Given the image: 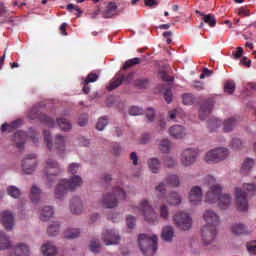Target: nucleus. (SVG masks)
<instances>
[{
	"label": "nucleus",
	"instance_id": "16",
	"mask_svg": "<svg viewBox=\"0 0 256 256\" xmlns=\"http://www.w3.org/2000/svg\"><path fill=\"white\" fill-rule=\"evenodd\" d=\"M69 209L72 215H82L83 211H85V204L81 197L73 196L70 199Z\"/></svg>",
	"mask_w": 256,
	"mask_h": 256
},
{
	"label": "nucleus",
	"instance_id": "43",
	"mask_svg": "<svg viewBox=\"0 0 256 256\" xmlns=\"http://www.w3.org/2000/svg\"><path fill=\"white\" fill-rule=\"evenodd\" d=\"M7 194L13 199H19L21 197V190L17 186H9L7 188Z\"/></svg>",
	"mask_w": 256,
	"mask_h": 256
},
{
	"label": "nucleus",
	"instance_id": "55",
	"mask_svg": "<svg viewBox=\"0 0 256 256\" xmlns=\"http://www.w3.org/2000/svg\"><path fill=\"white\" fill-rule=\"evenodd\" d=\"M183 103L184 105H193V103H195V96L192 94H184Z\"/></svg>",
	"mask_w": 256,
	"mask_h": 256
},
{
	"label": "nucleus",
	"instance_id": "19",
	"mask_svg": "<svg viewBox=\"0 0 256 256\" xmlns=\"http://www.w3.org/2000/svg\"><path fill=\"white\" fill-rule=\"evenodd\" d=\"M27 133L18 131L14 135V143L19 151L25 150V143L27 142Z\"/></svg>",
	"mask_w": 256,
	"mask_h": 256
},
{
	"label": "nucleus",
	"instance_id": "50",
	"mask_svg": "<svg viewBox=\"0 0 256 256\" xmlns=\"http://www.w3.org/2000/svg\"><path fill=\"white\" fill-rule=\"evenodd\" d=\"M164 165L165 167H168V169H173V167H176L177 165V160L171 156H167L164 159Z\"/></svg>",
	"mask_w": 256,
	"mask_h": 256
},
{
	"label": "nucleus",
	"instance_id": "42",
	"mask_svg": "<svg viewBox=\"0 0 256 256\" xmlns=\"http://www.w3.org/2000/svg\"><path fill=\"white\" fill-rule=\"evenodd\" d=\"M166 182L168 185H171L172 187H179L181 185V181L179 180V176L175 174H170L166 178Z\"/></svg>",
	"mask_w": 256,
	"mask_h": 256
},
{
	"label": "nucleus",
	"instance_id": "18",
	"mask_svg": "<svg viewBox=\"0 0 256 256\" xmlns=\"http://www.w3.org/2000/svg\"><path fill=\"white\" fill-rule=\"evenodd\" d=\"M168 133L172 139H185L189 134L183 125H173L169 128Z\"/></svg>",
	"mask_w": 256,
	"mask_h": 256
},
{
	"label": "nucleus",
	"instance_id": "35",
	"mask_svg": "<svg viewBox=\"0 0 256 256\" xmlns=\"http://www.w3.org/2000/svg\"><path fill=\"white\" fill-rule=\"evenodd\" d=\"M215 151L218 163H221V161H225V159L229 157V149L225 147L215 148Z\"/></svg>",
	"mask_w": 256,
	"mask_h": 256
},
{
	"label": "nucleus",
	"instance_id": "60",
	"mask_svg": "<svg viewBox=\"0 0 256 256\" xmlns=\"http://www.w3.org/2000/svg\"><path fill=\"white\" fill-rule=\"evenodd\" d=\"M164 99L166 102L171 103L173 101V92L171 89L167 88L164 92Z\"/></svg>",
	"mask_w": 256,
	"mask_h": 256
},
{
	"label": "nucleus",
	"instance_id": "57",
	"mask_svg": "<svg viewBox=\"0 0 256 256\" xmlns=\"http://www.w3.org/2000/svg\"><path fill=\"white\" fill-rule=\"evenodd\" d=\"M129 114L132 116L143 115V108L139 106H132L129 110Z\"/></svg>",
	"mask_w": 256,
	"mask_h": 256
},
{
	"label": "nucleus",
	"instance_id": "30",
	"mask_svg": "<svg viewBox=\"0 0 256 256\" xmlns=\"http://www.w3.org/2000/svg\"><path fill=\"white\" fill-rule=\"evenodd\" d=\"M53 208L51 206H45L39 212L41 221H49L53 217Z\"/></svg>",
	"mask_w": 256,
	"mask_h": 256
},
{
	"label": "nucleus",
	"instance_id": "28",
	"mask_svg": "<svg viewBox=\"0 0 256 256\" xmlns=\"http://www.w3.org/2000/svg\"><path fill=\"white\" fill-rule=\"evenodd\" d=\"M117 15V3L110 2L107 6L106 12L104 13V19H111Z\"/></svg>",
	"mask_w": 256,
	"mask_h": 256
},
{
	"label": "nucleus",
	"instance_id": "59",
	"mask_svg": "<svg viewBox=\"0 0 256 256\" xmlns=\"http://www.w3.org/2000/svg\"><path fill=\"white\" fill-rule=\"evenodd\" d=\"M28 117L29 119H37L39 117V108L33 107L29 112H28Z\"/></svg>",
	"mask_w": 256,
	"mask_h": 256
},
{
	"label": "nucleus",
	"instance_id": "22",
	"mask_svg": "<svg viewBox=\"0 0 256 256\" xmlns=\"http://www.w3.org/2000/svg\"><path fill=\"white\" fill-rule=\"evenodd\" d=\"M14 253L16 256H29L31 254V249L25 243H20L15 246Z\"/></svg>",
	"mask_w": 256,
	"mask_h": 256
},
{
	"label": "nucleus",
	"instance_id": "3",
	"mask_svg": "<svg viewBox=\"0 0 256 256\" xmlns=\"http://www.w3.org/2000/svg\"><path fill=\"white\" fill-rule=\"evenodd\" d=\"M127 199V192L123 190V187L116 186L110 192H107L102 197V205L106 209H115L119 206L120 201Z\"/></svg>",
	"mask_w": 256,
	"mask_h": 256
},
{
	"label": "nucleus",
	"instance_id": "36",
	"mask_svg": "<svg viewBox=\"0 0 256 256\" xmlns=\"http://www.w3.org/2000/svg\"><path fill=\"white\" fill-rule=\"evenodd\" d=\"M202 21L209 25V27H215L217 25V18L212 14L200 13Z\"/></svg>",
	"mask_w": 256,
	"mask_h": 256
},
{
	"label": "nucleus",
	"instance_id": "32",
	"mask_svg": "<svg viewBox=\"0 0 256 256\" xmlns=\"http://www.w3.org/2000/svg\"><path fill=\"white\" fill-rule=\"evenodd\" d=\"M56 122L60 131H71V129L73 128L71 122L65 118H58Z\"/></svg>",
	"mask_w": 256,
	"mask_h": 256
},
{
	"label": "nucleus",
	"instance_id": "10",
	"mask_svg": "<svg viewBox=\"0 0 256 256\" xmlns=\"http://www.w3.org/2000/svg\"><path fill=\"white\" fill-rule=\"evenodd\" d=\"M173 221L178 229L189 231L193 225V218L187 212H178L174 215Z\"/></svg>",
	"mask_w": 256,
	"mask_h": 256
},
{
	"label": "nucleus",
	"instance_id": "6",
	"mask_svg": "<svg viewBox=\"0 0 256 256\" xmlns=\"http://www.w3.org/2000/svg\"><path fill=\"white\" fill-rule=\"evenodd\" d=\"M44 142L47 145V148L50 151L55 149L58 153H65V149L69 144V140L67 136H63L61 134H57L53 140H51V132L44 130Z\"/></svg>",
	"mask_w": 256,
	"mask_h": 256
},
{
	"label": "nucleus",
	"instance_id": "48",
	"mask_svg": "<svg viewBox=\"0 0 256 256\" xmlns=\"http://www.w3.org/2000/svg\"><path fill=\"white\" fill-rule=\"evenodd\" d=\"M221 126V121L217 118H212L208 121V129L210 131H215Z\"/></svg>",
	"mask_w": 256,
	"mask_h": 256
},
{
	"label": "nucleus",
	"instance_id": "38",
	"mask_svg": "<svg viewBox=\"0 0 256 256\" xmlns=\"http://www.w3.org/2000/svg\"><path fill=\"white\" fill-rule=\"evenodd\" d=\"M81 235V230L77 228H69L64 232V237L66 239H77Z\"/></svg>",
	"mask_w": 256,
	"mask_h": 256
},
{
	"label": "nucleus",
	"instance_id": "56",
	"mask_svg": "<svg viewBox=\"0 0 256 256\" xmlns=\"http://www.w3.org/2000/svg\"><path fill=\"white\" fill-rule=\"evenodd\" d=\"M224 91L225 93H228L229 95H231L232 93L235 92V82H227L224 86Z\"/></svg>",
	"mask_w": 256,
	"mask_h": 256
},
{
	"label": "nucleus",
	"instance_id": "29",
	"mask_svg": "<svg viewBox=\"0 0 256 256\" xmlns=\"http://www.w3.org/2000/svg\"><path fill=\"white\" fill-rule=\"evenodd\" d=\"M253 167H255V160L253 158H246L242 163L241 173L247 175Z\"/></svg>",
	"mask_w": 256,
	"mask_h": 256
},
{
	"label": "nucleus",
	"instance_id": "2",
	"mask_svg": "<svg viewBox=\"0 0 256 256\" xmlns=\"http://www.w3.org/2000/svg\"><path fill=\"white\" fill-rule=\"evenodd\" d=\"M83 186V178L79 175H74L70 179H62L56 186L54 195L56 199H63L69 191H77Z\"/></svg>",
	"mask_w": 256,
	"mask_h": 256
},
{
	"label": "nucleus",
	"instance_id": "47",
	"mask_svg": "<svg viewBox=\"0 0 256 256\" xmlns=\"http://www.w3.org/2000/svg\"><path fill=\"white\" fill-rule=\"evenodd\" d=\"M107 125H109L107 117H100L96 123V129L98 131H103Z\"/></svg>",
	"mask_w": 256,
	"mask_h": 256
},
{
	"label": "nucleus",
	"instance_id": "61",
	"mask_svg": "<svg viewBox=\"0 0 256 256\" xmlns=\"http://www.w3.org/2000/svg\"><path fill=\"white\" fill-rule=\"evenodd\" d=\"M158 77H160V79H162V81H173V78L169 77L167 75V72H165V70H160L158 73Z\"/></svg>",
	"mask_w": 256,
	"mask_h": 256
},
{
	"label": "nucleus",
	"instance_id": "33",
	"mask_svg": "<svg viewBox=\"0 0 256 256\" xmlns=\"http://www.w3.org/2000/svg\"><path fill=\"white\" fill-rule=\"evenodd\" d=\"M30 198L32 203H39L41 199V189L37 185H33L30 190Z\"/></svg>",
	"mask_w": 256,
	"mask_h": 256
},
{
	"label": "nucleus",
	"instance_id": "46",
	"mask_svg": "<svg viewBox=\"0 0 256 256\" xmlns=\"http://www.w3.org/2000/svg\"><path fill=\"white\" fill-rule=\"evenodd\" d=\"M149 79L147 78H140L135 80L134 85L138 87V89H147L149 87Z\"/></svg>",
	"mask_w": 256,
	"mask_h": 256
},
{
	"label": "nucleus",
	"instance_id": "14",
	"mask_svg": "<svg viewBox=\"0 0 256 256\" xmlns=\"http://www.w3.org/2000/svg\"><path fill=\"white\" fill-rule=\"evenodd\" d=\"M201 239L204 245H211V243L217 239V228L203 226L201 229Z\"/></svg>",
	"mask_w": 256,
	"mask_h": 256
},
{
	"label": "nucleus",
	"instance_id": "24",
	"mask_svg": "<svg viewBox=\"0 0 256 256\" xmlns=\"http://www.w3.org/2000/svg\"><path fill=\"white\" fill-rule=\"evenodd\" d=\"M97 79H99V76L95 73H90L88 74V76L86 77V79L83 81V93H85V95H87L89 93V91H91V88L88 87L89 83H95V81H97Z\"/></svg>",
	"mask_w": 256,
	"mask_h": 256
},
{
	"label": "nucleus",
	"instance_id": "1",
	"mask_svg": "<svg viewBox=\"0 0 256 256\" xmlns=\"http://www.w3.org/2000/svg\"><path fill=\"white\" fill-rule=\"evenodd\" d=\"M256 192V176L253 183H244L242 186H237L234 190L236 206L238 211H247L249 209L248 197H253Z\"/></svg>",
	"mask_w": 256,
	"mask_h": 256
},
{
	"label": "nucleus",
	"instance_id": "12",
	"mask_svg": "<svg viewBox=\"0 0 256 256\" xmlns=\"http://www.w3.org/2000/svg\"><path fill=\"white\" fill-rule=\"evenodd\" d=\"M188 202L192 207H197L203 203V188L200 186H192L188 193Z\"/></svg>",
	"mask_w": 256,
	"mask_h": 256
},
{
	"label": "nucleus",
	"instance_id": "26",
	"mask_svg": "<svg viewBox=\"0 0 256 256\" xmlns=\"http://www.w3.org/2000/svg\"><path fill=\"white\" fill-rule=\"evenodd\" d=\"M11 247V238L7 234H5V232H0V251H5V249H11Z\"/></svg>",
	"mask_w": 256,
	"mask_h": 256
},
{
	"label": "nucleus",
	"instance_id": "58",
	"mask_svg": "<svg viewBox=\"0 0 256 256\" xmlns=\"http://www.w3.org/2000/svg\"><path fill=\"white\" fill-rule=\"evenodd\" d=\"M243 147V142L239 138H234L232 140V149L234 151H239V149H242Z\"/></svg>",
	"mask_w": 256,
	"mask_h": 256
},
{
	"label": "nucleus",
	"instance_id": "15",
	"mask_svg": "<svg viewBox=\"0 0 256 256\" xmlns=\"http://www.w3.org/2000/svg\"><path fill=\"white\" fill-rule=\"evenodd\" d=\"M0 221L6 231H12L15 227V215L9 210H4L0 213Z\"/></svg>",
	"mask_w": 256,
	"mask_h": 256
},
{
	"label": "nucleus",
	"instance_id": "52",
	"mask_svg": "<svg viewBox=\"0 0 256 256\" xmlns=\"http://www.w3.org/2000/svg\"><path fill=\"white\" fill-rule=\"evenodd\" d=\"M90 249L92 253H100L101 244L99 243V240H92L90 244Z\"/></svg>",
	"mask_w": 256,
	"mask_h": 256
},
{
	"label": "nucleus",
	"instance_id": "51",
	"mask_svg": "<svg viewBox=\"0 0 256 256\" xmlns=\"http://www.w3.org/2000/svg\"><path fill=\"white\" fill-rule=\"evenodd\" d=\"M80 168H81V165H79L78 163H71L68 166V173L70 175L75 176V175H77Z\"/></svg>",
	"mask_w": 256,
	"mask_h": 256
},
{
	"label": "nucleus",
	"instance_id": "5",
	"mask_svg": "<svg viewBox=\"0 0 256 256\" xmlns=\"http://www.w3.org/2000/svg\"><path fill=\"white\" fill-rule=\"evenodd\" d=\"M205 181L209 186V189L204 196L205 203H219V199L223 192V187L221 186V184L217 183V179H215V177L213 176H207Z\"/></svg>",
	"mask_w": 256,
	"mask_h": 256
},
{
	"label": "nucleus",
	"instance_id": "7",
	"mask_svg": "<svg viewBox=\"0 0 256 256\" xmlns=\"http://www.w3.org/2000/svg\"><path fill=\"white\" fill-rule=\"evenodd\" d=\"M157 235L140 234L138 237L139 247L145 256H154L158 249Z\"/></svg>",
	"mask_w": 256,
	"mask_h": 256
},
{
	"label": "nucleus",
	"instance_id": "64",
	"mask_svg": "<svg viewBox=\"0 0 256 256\" xmlns=\"http://www.w3.org/2000/svg\"><path fill=\"white\" fill-rule=\"evenodd\" d=\"M43 121L47 127H50V129H53V127H55V121L52 118L43 116Z\"/></svg>",
	"mask_w": 256,
	"mask_h": 256
},
{
	"label": "nucleus",
	"instance_id": "39",
	"mask_svg": "<svg viewBox=\"0 0 256 256\" xmlns=\"http://www.w3.org/2000/svg\"><path fill=\"white\" fill-rule=\"evenodd\" d=\"M158 149L161 153H169L171 151V141L169 139L160 140Z\"/></svg>",
	"mask_w": 256,
	"mask_h": 256
},
{
	"label": "nucleus",
	"instance_id": "34",
	"mask_svg": "<svg viewBox=\"0 0 256 256\" xmlns=\"http://www.w3.org/2000/svg\"><path fill=\"white\" fill-rule=\"evenodd\" d=\"M174 235H175V231L173 230V227L165 226L162 229V239H164V241H172Z\"/></svg>",
	"mask_w": 256,
	"mask_h": 256
},
{
	"label": "nucleus",
	"instance_id": "9",
	"mask_svg": "<svg viewBox=\"0 0 256 256\" xmlns=\"http://www.w3.org/2000/svg\"><path fill=\"white\" fill-rule=\"evenodd\" d=\"M199 150L196 148H185L181 151L179 161L182 167H191L197 163Z\"/></svg>",
	"mask_w": 256,
	"mask_h": 256
},
{
	"label": "nucleus",
	"instance_id": "21",
	"mask_svg": "<svg viewBox=\"0 0 256 256\" xmlns=\"http://www.w3.org/2000/svg\"><path fill=\"white\" fill-rule=\"evenodd\" d=\"M182 201L183 197H181V194L178 192H171L167 198L168 205H171L172 207H178V205H181Z\"/></svg>",
	"mask_w": 256,
	"mask_h": 256
},
{
	"label": "nucleus",
	"instance_id": "54",
	"mask_svg": "<svg viewBox=\"0 0 256 256\" xmlns=\"http://www.w3.org/2000/svg\"><path fill=\"white\" fill-rule=\"evenodd\" d=\"M126 223L128 226V229H135V226L137 225V218L135 216H127Z\"/></svg>",
	"mask_w": 256,
	"mask_h": 256
},
{
	"label": "nucleus",
	"instance_id": "27",
	"mask_svg": "<svg viewBox=\"0 0 256 256\" xmlns=\"http://www.w3.org/2000/svg\"><path fill=\"white\" fill-rule=\"evenodd\" d=\"M232 233L235 235H249V228L245 224L236 223L232 226Z\"/></svg>",
	"mask_w": 256,
	"mask_h": 256
},
{
	"label": "nucleus",
	"instance_id": "8",
	"mask_svg": "<svg viewBox=\"0 0 256 256\" xmlns=\"http://www.w3.org/2000/svg\"><path fill=\"white\" fill-rule=\"evenodd\" d=\"M63 173V170L61 169V166L59 165V162L53 158H48L45 161V166L43 170V175L46 177V180L48 183H53L55 179H57V176L61 175Z\"/></svg>",
	"mask_w": 256,
	"mask_h": 256
},
{
	"label": "nucleus",
	"instance_id": "17",
	"mask_svg": "<svg viewBox=\"0 0 256 256\" xmlns=\"http://www.w3.org/2000/svg\"><path fill=\"white\" fill-rule=\"evenodd\" d=\"M204 221H206L207 225L205 227H219V223H221V219L219 218V215L215 213L213 210H206L204 212Z\"/></svg>",
	"mask_w": 256,
	"mask_h": 256
},
{
	"label": "nucleus",
	"instance_id": "49",
	"mask_svg": "<svg viewBox=\"0 0 256 256\" xmlns=\"http://www.w3.org/2000/svg\"><path fill=\"white\" fill-rule=\"evenodd\" d=\"M48 235H50L51 237L59 235V223L55 222L48 227Z\"/></svg>",
	"mask_w": 256,
	"mask_h": 256
},
{
	"label": "nucleus",
	"instance_id": "63",
	"mask_svg": "<svg viewBox=\"0 0 256 256\" xmlns=\"http://www.w3.org/2000/svg\"><path fill=\"white\" fill-rule=\"evenodd\" d=\"M250 255H256V241H252L247 245Z\"/></svg>",
	"mask_w": 256,
	"mask_h": 256
},
{
	"label": "nucleus",
	"instance_id": "20",
	"mask_svg": "<svg viewBox=\"0 0 256 256\" xmlns=\"http://www.w3.org/2000/svg\"><path fill=\"white\" fill-rule=\"evenodd\" d=\"M211 111H213V104L205 103L200 106L198 117L200 121H205L211 115Z\"/></svg>",
	"mask_w": 256,
	"mask_h": 256
},
{
	"label": "nucleus",
	"instance_id": "31",
	"mask_svg": "<svg viewBox=\"0 0 256 256\" xmlns=\"http://www.w3.org/2000/svg\"><path fill=\"white\" fill-rule=\"evenodd\" d=\"M231 205V195L229 194H220V198L218 200V206L220 209H227Z\"/></svg>",
	"mask_w": 256,
	"mask_h": 256
},
{
	"label": "nucleus",
	"instance_id": "23",
	"mask_svg": "<svg viewBox=\"0 0 256 256\" xmlns=\"http://www.w3.org/2000/svg\"><path fill=\"white\" fill-rule=\"evenodd\" d=\"M41 251L44 256H53L57 255V247L51 242H46L42 245Z\"/></svg>",
	"mask_w": 256,
	"mask_h": 256
},
{
	"label": "nucleus",
	"instance_id": "13",
	"mask_svg": "<svg viewBox=\"0 0 256 256\" xmlns=\"http://www.w3.org/2000/svg\"><path fill=\"white\" fill-rule=\"evenodd\" d=\"M37 168V156L35 154L26 155L21 161V169L26 175H31Z\"/></svg>",
	"mask_w": 256,
	"mask_h": 256
},
{
	"label": "nucleus",
	"instance_id": "40",
	"mask_svg": "<svg viewBox=\"0 0 256 256\" xmlns=\"http://www.w3.org/2000/svg\"><path fill=\"white\" fill-rule=\"evenodd\" d=\"M169 215H170L169 206H167V204L160 205L158 218L160 217V219H163L164 221H168Z\"/></svg>",
	"mask_w": 256,
	"mask_h": 256
},
{
	"label": "nucleus",
	"instance_id": "45",
	"mask_svg": "<svg viewBox=\"0 0 256 256\" xmlns=\"http://www.w3.org/2000/svg\"><path fill=\"white\" fill-rule=\"evenodd\" d=\"M155 193L159 199L165 197V193H167V187L165 186V183H159V185H157L155 188Z\"/></svg>",
	"mask_w": 256,
	"mask_h": 256
},
{
	"label": "nucleus",
	"instance_id": "25",
	"mask_svg": "<svg viewBox=\"0 0 256 256\" xmlns=\"http://www.w3.org/2000/svg\"><path fill=\"white\" fill-rule=\"evenodd\" d=\"M147 165L151 173L157 174L161 171V161L158 158L148 159Z\"/></svg>",
	"mask_w": 256,
	"mask_h": 256
},
{
	"label": "nucleus",
	"instance_id": "4",
	"mask_svg": "<svg viewBox=\"0 0 256 256\" xmlns=\"http://www.w3.org/2000/svg\"><path fill=\"white\" fill-rule=\"evenodd\" d=\"M132 209L141 213L147 223H157L159 221V214H157L155 208H153V205H151V202L147 198L140 200L137 206H132Z\"/></svg>",
	"mask_w": 256,
	"mask_h": 256
},
{
	"label": "nucleus",
	"instance_id": "53",
	"mask_svg": "<svg viewBox=\"0 0 256 256\" xmlns=\"http://www.w3.org/2000/svg\"><path fill=\"white\" fill-rule=\"evenodd\" d=\"M139 63H141V59L139 58L129 59L123 65V69H129V67H133V65H139Z\"/></svg>",
	"mask_w": 256,
	"mask_h": 256
},
{
	"label": "nucleus",
	"instance_id": "62",
	"mask_svg": "<svg viewBox=\"0 0 256 256\" xmlns=\"http://www.w3.org/2000/svg\"><path fill=\"white\" fill-rule=\"evenodd\" d=\"M121 151H122V149H121V146L119 144L114 143L112 145V153H113V155H115L116 157H119V155H121Z\"/></svg>",
	"mask_w": 256,
	"mask_h": 256
},
{
	"label": "nucleus",
	"instance_id": "11",
	"mask_svg": "<svg viewBox=\"0 0 256 256\" xmlns=\"http://www.w3.org/2000/svg\"><path fill=\"white\" fill-rule=\"evenodd\" d=\"M102 241L105 242V245H119L121 243V235L116 229H106L102 232Z\"/></svg>",
	"mask_w": 256,
	"mask_h": 256
},
{
	"label": "nucleus",
	"instance_id": "37",
	"mask_svg": "<svg viewBox=\"0 0 256 256\" xmlns=\"http://www.w3.org/2000/svg\"><path fill=\"white\" fill-rule=\"evenodd\" d=\"M204 161H206V163H213V164L219 163L216 150L215 149L209 150L204 156Z\"/></svg>",
	"mask_w": 256,
	"mask_h": 256
},
{
	"label": "nucleus",
	"instance_id": "41",
	"mask_svg": "<svg viewBox=\"0 0 256 256\" xmlns=\"http://www.w3.org/2000/svg\"><path fill=\"white\" fill-rule=\"evenodd\" d=\"M125 79H127L126 76H122V78H120V77L114 78V80H112L110 82L109 86L107 87L108 91H113V90L117 89V87H119V85H121V83H123V81H125Z\"/></svg>",
	"mask_w": 256,
	"mask_h": 256
},
{
	"label": "nucleus",
	"instance_id": "44",
	"mask_svg": "<svg viewBox=\"0 0 256 256\" xmlns=\"http://www.w3.org/2000/svg\"><path fill=\"white\" fill-rule=\"evenodd\" d=\"M236 121L233 118L224 121L223 131L225 133H229V131H233L235 129Z\"/></svg>",
	"mask_w": 256,
	"mask_h": 256
}]
</instances>
